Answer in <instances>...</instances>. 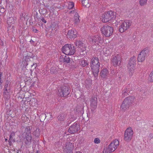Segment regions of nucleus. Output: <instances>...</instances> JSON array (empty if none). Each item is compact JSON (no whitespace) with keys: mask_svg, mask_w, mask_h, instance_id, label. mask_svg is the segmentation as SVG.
<instances>
[{"mask_svg":"<svg viewBox=\"0 0 153 153\" xmlns=\"http://www.w3.org/2000/svg\"><path fill=\"white\" fill-rule=\"evenodd\" d=\"M60 87L58 90V96L60 97H67L70 94V90L69 86L67 84Z\"/></svg>","mask_w":153,"mask_h":153,"instance_id":"nucleus-1","label":"nucleus"},{"mask_svg":"<svg viewBox=\"0 0 153 153\" xmlns=\"http://www.w3.org/2000/svg\"><path fill=\"white\" fill-rule=\"evenodd\" d=\"M134 99L133 96H129L126 97L123 101L122 104L121 108L124 111L126 110L128 108L132 103Z\"/></svg>","mask_w":153,"mask_h":153,"instance_id":"nucleus-2","label":"nucleus"},{"mask_svg":"<svg viewBox=\"0 0 153 153\" xmlns=\"http://www.w3.org/2000/svg\"><path fill=\"white\" fill-rule=\"evenodd\" d=\"M102 33L106 37L111 36L113 33V29L112 27L105 25L102 26L101 29Z\"/></svg>","mask_w":153,"mask_h":153,"instance_id":"nucleus-3","label":"nucleus"},{"mask_svg":"<svg viewBox=\"0 0 153 153\" xmlns=\"http://www.w3.org/2000/svg\"><path fill=\"white\" fill-rule=\"evenodd\" d=\"M115 14L112 11L104 13L102 16V22H107L114 19L115 17Z\"/></svg>","mask_w":153,"mask_h":153,"instance_id":"nucleus-4","label":"nucleus"},{"mask_svg":"<svg viewBox=\"0 0 153 153\" xmlns=\"http://www.w3.org/2000/svg\"><path fill=\"white\" fill-rule=\"evenodd\" d=\"M131 21L129 20H126L123 22L119 27V31L121 33H122L127 30L131 26Z\"/></svg>","mask_w":153,"mask_h":153,"instance_id":"nucleus-5","label":"nucleus"},{"mask_svg":"<svg viewBox=\"0 0 153 153\" xmlns=\"http://www.w3.org/2000/svg\"><path fill=\"white\" fill-rule=\"evenodd\" d=\"M121 55L117 54L116 56H112L111 59V62L114 66H119L120 64L121 61Z\"/></svg>","mask_w":153,"mask_h":153,"instance_id":"nucleus-6","label":"nucleus"},{"mask_svg":"<svg viewBox=\"0 0 153 153\" xmlns=\"http://www.w3.org/2000/svg\"><path fill=\"white\" fill-rule=\"evenodd\" d=\"M133 133L131 128H128L125 131L124 135V140L126 141H130L132 138Z\"/></svg>","mask_w":153,"mask_h":153,"instance_id":"nucleus-7","label":"nucleus"},{"mask_svg":"<svg viewBox=\"0 0 153 153\" xmlns=\"http://www.w3.org/2000/svg\"><path fill=\"white\" fill-rule=\"evenodd\" d=\"M149 52V50L148 48H144L138 55L137 60L138 62H142L145 59V58Z\"/></svg>","mask_w":153,"mask_h":153,"instance_id":"nucleus-8","label":"nucleus"},{"mask_svg":"<svg viewBox=\"0 0 153 153\" xmlns=\"http://www.w3.org/2000/svg\"><path fill=\"white\" fill-rule=\"evenodd\" d=\"M94 77L97 78L99 72L100 64L90 65Z\"/></svg>","mask_w":153,"mask_h":153,"instance_id":"nucleus-9","label":"nucleus"},{"mask_svg":"<svg viewBox=\"0 0 153 153\" xmlns=\"http://www.w3.org/2000/svg\"><path fill=\"white\" fill-rule=\"evenodd\" d=\"M90 105L91 108L96 109L97 105V95H93L90 100Z\"/></svg>","mask_w":153,"mask_h":153,"instance_id":"nucleus-10","label":"nucleus"},{"mask_svg":"<svg viewBox=\"0 0 153 153\" xmlns=\"http://www.w3.org/2000/svg\"><path fill=\"white\" fill-rule=\"evenodd\" d=\"M79 125H77V123H74L69 128L68 131L71 134H73L76 132L79 129Z\"/></svg>","mask_w":153,"mask_h":153,"instance_id":"nucleus-11","label":"nucleus"},{"mask_svg":"<svg viewBox=\"0 0 153 153\" xmlns=\"http://www.w3.org/2000/svg\"><path fill=\"white\" fill-rule=\"evenodd\" d=\"M74 148V145L70 142L66 143L65 146L64 148V151L65 153H72V150Z\"/></svg>","mask_w":153,"mask_h":153,"instance_id":"nucleus-12","label":"nucleus"},{"mask_svg":"<svg viewBox=\"0 0 153 153\" xmlns=\"http://www.w3.org/2000/svg\"><path fill=\"white\" fill-rule=\"evenodd\" d=\"M131 85L129 84L123 90V93L122 95L123 97L129 95V94L131 93Z\"/></svg>","mask_w":153,"mask_h":153,"instance_id":"nucleus-13","label":"nucleus"},{"mask_svg":"<svg viewBox=\"0 0 153 153\" xmlns=\"http://www.w3.org/2000/svg\"><path fill=\"white\" fill-rule=\"evenodd\" d=\"M74 48V45L71 44H65L62 48V51L63 53L66 55H70L69 53L70 51H69V49L70 48Z\"/></svg>","mask_w":153,"mask_h":153,"instance_id":"nucleus-14","label":"nucleus"},{"mask_svg":"<svg viewBox=\"0 0 153 153\" xmlns=\"http://www.w3.org/2000/svg\"><path fill=\"white\" fill-rule=\"evenodd\" d=\"M67 35L68 38L74 39L77 36V32L74 29L70 30H69Z\"/></svg>","mask_w":153,"mask_h":153,"instance_id":"nucleus-15","label":"nucleus"},{"mask_svg":"<svg viewBox=\"0 0 153 153\" xmlns=\"http://www.w3.org/2000/svg\"><path fill=\"white\" fill-rule=\"evenodd\" d=\"M137 58L135 56L131 57L129 60L128 67L135 68L137 62Z\"/></svg>","mask_w":153,"mask_h":153,"instance_id":"nucleus-16","label":"nucleus"},{"mask_svg":"<svg viewBox=\"0 0 153 153\" xmlns=\"http://www.w3.org/2000/svg\"><path fill=\"white\" fill-rule=\"evenodd\" d=\"M102 38L101 37L100 35H97L94 36L92 39V43L94 44L99 45V43L102 42Z\"/></svg>","mask_w":153,"mask_h":153,"instance_id":"nucleus-17","label":"nucleus"},{"mask_svg":"<svg viewBox=\"0 0 153 153\" xmlns=\"http://www.w3.org/2000/svg\"><path fill=\"white\" fill-rule=\"evenodd\" d=\"M76 46L80 48L82 51L83 52L86 50V48L85 45L82 42L80 41H77L76 42Z\"/></svg>","mask_w":153,"mask_h":153,"instance_id":"nucleus-18","label":"nucleus"},{"mask_svg":"<svg viewBox=\"0 0 153 153\" xmlns=\"http://www.w3.org/2000/svg\"><path fill=\"white\" fill-rule=\"evenodd\" d=\"M23 137H24V140L25 144L28 146L30 145L31 143V135H23Z\"/></svg>","mask_w":153,"mask_h":153,"instance_id":"nucleus-19","label":"nucleus"},{"mask_svg":"<svg viewBox=\"0 0 153 153\" xmlns=\"http://www.w3.org/2000/svg\"><path fill=\"white\" fill-rule=\"evenodd\" d=\"M10 91H4L3 93L5 101V104L6 106H8V105L7 104V103L9 102V99L10 97Z\"/></svg>","mask_w":153,"mask_h":153,"instance_id":"nucleus-20","label":"nucleus"},{"mask_svg":"<svg viewBox=\"0 0 153 153\" xmlns=\"http://www.w3.org/2000/svg\"><path fill=\"white\" fill-rule=\"evenodd\" d=\"M15 133L13 131L12 132L10 135V138L8 141L9 142V144L10 146L12 145V142H15Z\"/></svg>","mask_w":153,"mask_h":153,"instance_id":"nucleus-21","label":"nucleus"},{"mask_svg":"<svg viewBox=\"0 0 153 153\" xmlns=\"http://www.w3.org/2000/svg\"><path fill=\"white\" fill-rule=\"evenodd\" d=\"M109 72L107 68L103 69L100 73V76L102 78H106Z\"/></svg>","mask_w":153,"mask_h":153,"instance_id":"nucleus-22","label":"nucleus"},{"mask_svg":"<svg viewBox=\"0 0 153 153\" xmlns=\"http://www.w3.org/2000/svg\"><path fill=\"white\" fill-rule=\"evenodd\" d=\"M32 127L28 126L25 128V131L23 134V135H31V129H32Z\"/></svg>","mask_w":153,"mask_h":153,"instance_id":"nucleus-23","label":"nucleus"},{"mask_svg":"<svg viewBox=\"0 0 153 153\" xmlns=\"http://www.w3.org/2000/svg\"><path fill=\"white\" fill-rule=\"evenodd\" d=\"M100 64L99 59L97 57H93L92 58L90 61V65Z\"/></svg>","mask_w":153,"mask_h":153,"instance_id":"nucleus-24","label":"nucleus"},{"mask_svg":"<svg viewBox=\"0 0 153 153\" xmlns=\"http://www.w3.org/2000/svg\"><path fill=\"white\" fill-rule=\"evenodd\" d=\"M60 59H62L61 61L65 64L70 63L71 60L68 55H67V56H65L64 57H63L62 58L60 57Z\"/></svg>","mask_w":153,"mask_h":153,"instance_id":"nucleus-25","label":"nucleus"},{"mask_svg":"<svg viewBox=\"0 0 153 153\" xmlns=\"http://www.w3.org/2000/svg\"><path fill=\"white\" fill-rule=\"evenodd\" d=\"M10 14L9 17L7 18V22L9 25L11 26L13 24H14L15 22L13 17L12 16H10ZM11 15L12 16V13L11 14Z\"/></svg>","mask_w":153,"mask_h":153,"instance_id":"nucleus-26","label":"nucleus"},{"mask_svg":"<svg viewBox=\"0 0 153 153\" xmlns=\"http://www.w3.org/2000/svg\"><path fill=\"white\" fill-rule=\"evenodd\" d=\"M80 16L77 13H76L74 16V24L78 25L80 22V19H79Z\"/></svg>","mask_w":153,"mask_h":153,"instance_id":"nucleus-27","label":"nucleus"},{"mask_svg":"<svg viewBox=\"0 0 153 153\" xmlns=\"http://www.w3.org/2000/svg\"><path fill=\"white\" fill-rule=\"evenodd\" d=\"M117 148L115 147V146L114 145L113 146H110V144L108 146V149H107L106 151H105V152L106 153H108L109 152H110L109 153L111 152H114Z\"/></svg>","mask_w":153,"mask_h":153,"instance_id":"nucleus-28","label":"nucleus"},{"mask_svg":"<svg viewBox=\"0 0 153 153\" xmlns=\"http://www.w3.org/2000/svg\"><path fill=\"white\" fill-rule=\"evenodd\" d=\"M67 114L65 113H62L59 114L57 118L58 120L60 121H63L66 118Z\"/></svg>","mask_w":153,"mask_h":153,"instance_id":"nucleus-29","label":"nucleus"},{"mask_svg":"<svg viewBox=\"0 0 153 153\" xmlns=\"http://www.w3.org/2000/svg\"><path fill=\"white\" fill-rule=\"evenodd\" d=\"M11 82L8 80L6 81L5 84L4 85V91H10V84Z\"/></svg>","mask_w":153,"mask_h":153,"instance_id":"nucleus-30","label":"nucleus"},{"mask_svg":"<svg viewBox=\"0 0 153 153\" xmlns=\"http://www.w3.org/2000/svg\"><path fill=\"white\" fill-rule=\"evenodd\" d=\"M79 64L80 65L82 66V67H85L86 66L88 65V61L83 59H82L79 61Z\"/></svg>","mask_w":153,"mask_h":153,"instance_id":"nucleus-31","label":"nucleus"},{"mask_svg":"<svg viewBox=\"0 0 153 153\" xmlns=\"http://www.w3.org/2000/svg\"><path fill=\"white\" fill-rule=\"evenodd\" d=\"M40 132L39 131V128H36L33 132V134L36 137H39L40 135Z\"/></svg>","mask_w":153,"mask_h":153,"instance_id":"nucleus-32","label":"nucleus"},{"mask_svg":"<svg viewBox=\"0 0 153 153\" xmlns=\"http://www.w3.org/2000/svg\"><path fill=\"white\" fill-rule=\"evenodd\" d=\"M69 63V67L70 68L74 69L76 68V63L73 61L72 59H71V62H70V63Z\"/></svg>","mask_w":153,"mask_h":153,"instance_id":"nucleus-33","label":"nucleus"},{"mask_svg":"<svg viewBox=\"0 0 153 153\" xmlns=\"http://www.w3.org/2000/svg\"><path fill=\"white\" fill-rule=\"evenodd\" d=\"M119 143L118 141L117 140H115L110 144V146H113V145H114L115 146V147L117 148V146H118Z\"/></svg>","mask_w":153,"mask_h":153,"instance_id":"nucleus-34","label":"nucleus"},{"mask_svg":"<svg viewBox=\"0 0 153 153\" xmlns=\"http://www.w3.org/2000/svg\"><path fill=\"white\" fill-rule=\"evenodd\" d=\"M37 100L34 98H32L30 100L29 103L32 105L35 106L36 105V104H37Z\"/></svg>","mask_w":153,"mask_h":153,"instance_id":"nucleus-35","label":"nucleus"},{"mask_svg":"<svg viewBox=\"0 0 153 153\" xmlns=\"http://www.w3.org/2000/svg\"><path fill=\"white\" fill-rule=\"evenodd\" d=\"M68 8L69 9H71L73 8L74 7V3L73 2L68 1Z\"/></svg>","mask_w":153,"mask_h":153,"instance_id":"nucleus-36","label":"nucleus"},{"mask_svg":"<svg viewBox=\"0 0 153 153\" xmlns=\"http://www.w3.org/2000/svg\"><path fill=\"white\" fill-rule=\"evenodd\" d=\"M46 117V114H42L39 116V118H40L41 121H43L44 120Z\"/></svg>","mask_w":153,"mask_h":153,"instance_id":"nucleus-37","label":"nucleus"},{"mask_svg":"<svg viewBox=\"0 0 153 153\" xmlns=\"http://www.w3.org/2000/svg\"><path fill=\"white\" fill-rule=\"evenodd\" d=\"M69 51H70V55H73L76 51V50L75 47L74 46V48H70L69 49Z\"/></svg>","mask_w":153,"mask_h":153,"instance_id":"nucleus-38","label":"nucleus"},{"mask_svg":"<svg viewBox=\"0 0 153 153\" xmlns=\"http://www.w3.org/2000/svg\"><path fill=\"white\" fill-rule=\"evenodd\" d=\"M31 71V70H28L27 69H25V70L24 72V74L25 75L27 76H29V74H30Z\"/></svg>","mask_w":153,"mask_h":153,"instance_id":"nucleus-39","label":"nucleus"},{"mask_svg":"<svg viewBox=\"0 0 153 153\" xmlns=\"http://www.w3.org/2000/svg\"><path fill=\"white\" fill-rule=\"evenodd\" d=\"M129 69L128 71V73L130 76H132V74L134 73V70L135 68L132 67H128Z\"/></svg>","mask_w":153,"mask_h":153,"instance_id":"nucleus-40","label":"nucleus"},{"mask_svg":"<svg viewBox=\"0 0 153 153\" xmlns=\"http://www.w3.org/2000/svg\"><path fill=\"white\" fill-rule=\"evenodd\" d=\"M30 53L31 54V56H32V54ZM30 55L29 56L27 55V56L25 57V60L26 62H28L30 60V59H31L32 60H33V57H32V56H30Z\"/></svg>","mask_w":153,"mask_h":153,"instance_id":"nucleus-41","label":"nucleus"},{"mask_svg":"<svg viewBox=\"0 0 153 153\" xmlns=\"http://www.w3.org/2000/svg\"><path fill=\"white\" fill-rule=\"evenodd\" d=\"M56 26L57 25L55 22H53L51 23L50 26V28L52 30H55Z\"/></svg>","mask_w":153,"mask_h":153,"instance_id":"nucleus-42","label":"nucleus"},{"mask_svg":"<svg viewBox=\"0 0 153 153\" xmlns=\"http://www.w3.org/2000/svg\"><path fill=\"white\" fill-rule=\"evenodd\" d=\"M147 0H139V4L141 6L146 5L147 3Z\"/></svg>","mask_w":153,"mask_h":153,"instance_id":"nucleus-43","label":"nucleus"},{"mask_svg":"<svg viewBox=\"0 0 153 153\" xmlns=\"http://www.w3.org/2000/svg\"><path fill=\"white\" fill-rule=\"evenodd\" d=\"M149 76L150 77V81L151 82H153V70Z\"/></svg>","mask_w":153,"mask_h":153,"instance_id":"nucleus-44","label":"nucleus"},{"mask_svg":"<svg viewBox=\"0 0 153 153\" xmlns=\"http://www.w3.org/2000/svg\"><path fill=\"white\" fill-rule=\"evenodd\" d=\"M94 142L95 143H100V141L98 138H97L94 139Z\"/></svg>","mask_w":153,"mask_h":153,"instance_id":"nucleus-45","label":"nucleus"},{"mask_svg":"<svg viewBox=\"0 0 153 153\" xmlns=\"http://www.w3.org/2000/svg\"><path fill=\"white\" fill-rule=\"evenodd\" d=\"M29 18V16L27 15H25L24 17V20H25L26 21L28 20Z\"/></svg>","mask_w":153,"mask_h":153,"instance_id":"nucleus-46","label":"nucleus"},{"mask_svg":"<svg viewBox=\"0 0 153 153\" xmlns=\"http://www.w3.org/2000/svg\"><path fill=\"white\" fill-rule=\"evenodd\" d=\"M41 21H42V22H44L45 23H46V21L45 20V18L43 17H42L40 18Z\"/></svg>","mask_w":153,"mask_h":153,"instance_id":"nucleus-47","label":"nucleus"},{"mask_svg":"<svg viewBox=\"0 0 153 153\" xmlns=\"http://www.w3.org/2000/svg\"><path fill=\"white\" fill-rule=\"evenodd\" d=\"M56 72L55 69H54V68H51L50 70V73L51 74H53Z\"/></svg>","mask_w":153,"mask_h":153,"instance_id":"nucleus-48","label":"nucleus"},{"mask_svg":"<svg viewBox=\"0 0 153 153\" xmlns=\"http://www.w3.org/2000/svg\"><path fill=\"white\" fill-rule=\"evenodd\" d=\"M149 138L150 139V140L152 139L153 138V134L152 133H151L149 134Z\"/></svg>","mask_w":153,"mask_h":153,"instance_id":"nucleus-49","label":"nucleus"},{"mask_svg":"<svg viewBox=\"0 0 153 153\" xmlns=\"http://www.w3.org/2000/svg\"><path fill=\"white\" fill-rule=\"evenodd\" d=\"M96 109H94L93 108H91V113L92 114H93V113H94L95 111V110Z\"/></svg>","mask_w":153,"mask_h":153,"instance_id":"nucleus-50","label":"nucleus"},{"mask_svg":"<svg viewBox=\"0 0 153 153\" xmlns=\"http://www.w3.org/2000/svg\"><path fill=\"white\" fill-rule=\"evenodd\" d=\"M38 30L36 29L33 28V31L35 33H37L38 31Z\"/></svg>","mask_w":153,"mask_h":153,"instance_id":"nucleus-51","label":"nucleus"},{"mask_svg":"<svg viewBox=\"0 0 153 153\" xmlns=\"http://www.w3.org/2000/svg\"><path fill=\"white\" fill-rule=\"evenodd\" d=\"M11 110H9V111H7V114H10L11 115V114H10V112L11 111Z\"/></svg>","mask_w":153,"mask_h":153,"instance_id":"nucleus-52","label":"nucleus"},{"mask_svg":"<svg viewBox=\"0 0 153 153\" xmlns=\"http://www.w3.org/2000/svg\"><path fill=\"white\" fill-rule=\"evenodd\" d=\"M32 67L34 66V68H36V64H33V65H31Z\"/></svg>","mask_w":153,"mask_h":153,"instance_id":"nucleus-53","label":"nucleus"},{"mask_svg":"<svg viewBox=\"0 0 153 153\" xmlns=\"http://www.w3.org/2000/svg\"><path fill=\"white\" fill-rule=\"evenodd\" d=\"M31 21H31V19L29 21V22L30 25H32L33 24V22H32Z\"/></svg>","mask_w":153,"mask_h":153,"instance_id":"nucleus-54","label":"nucleus"},{"mask_svg":"<svg viewBox=\"0 0 153 153\" xmlns=\"http://www.w3.org/2000/svg\"><path fill=\"white\" fill-rule=\"evenodd\" d=\"M83 108H84V107L83 106H81V108L82 109V114H83L84 113Z\"/></svg>","mask_w":153,"mask_h":153,"instance_id":"nucleus-55","label":"nucleus"},{"mask_svg":"<svg viewBox=\"0 0 153 153\" xmlns=\"http://www.w3.org/2000/svg\"><path fill=\"white\" fill-rule=\"evenodd\" d=\"M82 143V139H81L79 141V144H81Z\"/></svg>","mask_w":153,"mask_h":153,"instance_id":"nucleus-56","label":"nucleus"},{"mask_svg":"<svg viewBox=\"0 0 153 153\" xmlns=\"http://www.w3.org/2000/svg\"><path fill=\"white\" fill-rule=\"evenodd\" d=\"M44 6L45 7H49V5H48L47 4H44Z\"/></svg>","mask_w":153,"mask_h":153,"instance_id":"nucleus-57","label":"nucleus"},{"mask_svg":"<svg viewBox=\"0 0 153 153\" xmlns=\"http://www.w3.org/2000/svg\"><path fill=\"white\" fill-rule=\"evenodd\" d=\"M3 81L0 78V84H2Z\"/></svg>","mask_w":153,"mask_h":153,"instance_id":"nucleus-58","label":"nucleus"},{"mask_svg":"<svg viewBox=\"0 0 153 153\" xmlns=\"http://www.w3.org/2000/svg\"><path fill=\"white\" fill-rule=\"evenodd\" d=\"M25 128L24 126H22L21 128V129H24Z\"/></svg>","mask_w":153,"mask_h":153,"instance_id":"nucleus-59","label":"nucleus"},{"mask_svg":"<svg viewBox=\"0 0 153 153\" xmlns=\"http://www.w3.org/2000/svg\"><path fill=\"white\" fill-rule=\"evenodd\" d=\"M0 89H1L2 87V84H0Z\"/></svg>","mask_w":153,"mask_h":153,"instance_id":"nucleus-60","label":"nucleus"},{"mask_svg":"<svg viewBox=\"0 0 153 153\" xmlns=\"http://www.w3.org/2000/svg\"><path fill=\"white\" fill-rule=\"evenodd\" d=\"M2 76V73L0 72V78H1V77Z\"/></svg>","mask_w":153,"mask_h":153,"instance_id":"nucleus-61","label":"nucleus"},{"mask_svg":"<svg viewBox=\"0 0 153 153\" xmlns=\"http://www.w3.org/2000/svg\"><path fill=\"white\" fill-rule=\"evenodd\" d=\"M75 153H82V152H81L80 151H78V152H76Z\"/></svg>","mask_w":153,"mask_h":153,"instance_id":"nucleus-62","label":"nucleus"},{"mask_svg":"<svg viewBox=\"0 0 153 153\" xmlns=\"http://www.w3.org/2000/svg\"><path fill=\"white\" fill-rule=\"evenodd\" d=\"M8 141V140L7 139V138H5V142H7V141Z\"/></svg>","mask_w":153,"mask_h":153,"instance_id":"nucleus-63","label":"nucleus"},{"mask_svg":"<svg viewBox=\"0 0 153 153\" xmlns=\"http://www.w3.org/2000/svg\"><path fill=\"white\" fill-rule=\"evenodd\" d=\"M36 153H39V151H37Z\"/></svg>","mask_w":153,"mask_h":153,"instance_id":"nucleus-64","label":"nucleus"}]
</instances>
